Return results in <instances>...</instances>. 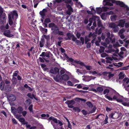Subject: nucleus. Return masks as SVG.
<instances>
[{
	"instance_id": "nucleus-1",
	"label": "nucleus",
	"mask_w": 129,
	"mask_h": 129,
	"mask_svg": "<svg viewBox=\"0 0 129 129\" xmlns=\"http://www.w3.org/2000/svg\"><path fill=\"white\" fill-rule=\"evenodd\" d=\"M112 3H115L116 5H119L121 7L126 8L128 10L129 8L127 6L124 4V3L120 1H116L115 0H104L103 4L104 6H113Z\"/></svg>"
},
{
	"instance_id": "nucleus-2",
	"label": "nucleus",
	"mask_w": 129,
	"mask_h": 129,
	"mask_svg": "<svg viewBox=\"0 0 129 129\" xmlns=\"http://www.w3.org/2000/svg\"><path fill=\"white\" fill-rule=\"evenodd\" d=\"M113 98L110 96H108L107 94L105 95V98L108 99L109 101H112L116 100L118 102L120 103L122 102V100L120 98V96L122 97V96H121L120 94L115 91L113 93Z\"/></svg>"
},
{
	"instance_id": "nucleus-3",
	"label": "nucleus",
	"mask_w": 129,
	"mask_h": 129,
	"mask_svg": "<svg viewBox=\"0 0 129 129\" xmlns=\"http://www.w3.org/2000/svg\"><path fill=\"white\" fill-rule=\"evenodd\" d=\"M18 16V15L16 10L12 11L8 14L9 23L10 26L12 25L13 24L12 20L14 19L15 17H17Z\"/></svg>"
},
{
	"instance_id": "nucleus-4",
	"label": "nucleus",
	"mask_w": 129,
	"mask_h": 129,
	"mask_svg": "<svg viewBox=\"0 0 129 129\" xmlns=\"http://www.w3.org/2000/svg\"><path fill=\"white\" fill-rule=\"evenodd\" d=\"M121 115V114H119L117 112H115L110 114L109 115V117L112 119H116L118 118Z\"/></svg>"
},
{
	"instance_id": "nucleus-5",
	"label": "nucleus",
	"mask_w": 129,
	"mask_h": 129,
	"mask_svg": "<svg viewBox=\"0 0 129 129\" xmlns=\"http://www.w3.org/2000/svg\"><path fill=\"white\" fill-rule=\"evenodd\" d=\"M50 73L54 74H58L59 73V69L57 67H55L54 68L51 67L50 70Z\"/></svg>"
},
{
	"instance_id": "nucleus-6",
	"label": "nucleus",
	"mask_w": 129,
	"mask_h": 129,
	"mask_svg": "<svg viewBox=\"0 0 129 129\" xmlns=\"http://www.w3.org/2000/svg\"><path fill=\"white\" fill-rule=\"evenodd\" d=\"M48 26L50 28H51V29L54 31H57L59 30V29L57 26L54 23H50L48 25Z\"/></svg>"
},
{
	"instance_id": "nucleus-7",
	"label": "nucleus",
	"mask_w": 129,
	"mask_h": 129,
	"mask_svg": "<svg viewBox=\"0 0 129 129\" xmlns=\"http://www.w3.org/2000/svg\"><path fill=\"white\" fill-rule=\"evenodd\" d=\"M75 103V102L73 100H67L65 102V103L68 105V107L71 108H73V105H74Z\"/></svg>"
},
{
	"instance_id": "nucleus-8",
	"label": "nucleus",
	"mask_w": 129,
	"mask_h": 129,
	"mask_svg": "<svg viewBox=\"0 0 129 129\" xmlns=\"http://www.w3.org/2000/svg\"><path fill=\"white\" fill-rule=\"evenodd\" d=\"M48 9H49V8L47 7L46 8L43 9L42 11H41L40 12L39 14L42 16L43 18H44V17L45 15V13L47 12Z\"/></svg>"
},
{
	"instance_id": "nucleus-9",
	"label": "nucleus",
	"mask_w": 129,
	"mask_h": 129,
	"mask_svg": "<svg viewBox=\"0 0 129 129\" xmlns=\"http://www.w3.org/2000/svg\"><path fill=\"white\" fill-rule=\"evenodd\" d=\"M41 117H44L43 119H47L48 120L50 121L51 120H53L54 117L53 116H51L50 117L49 119H47V117H49V115L48 114H43L41 115Z\"/></svg>"
},
{
	"instance_id": "nucleus-10",
	"label": "nucleus",
	"mask_w": 129,
	"mask_h": 129,
	"mask_svg": "<svg viewBox=\"0 0 129 129\" xmlns=\"http://www.w3.org/2000/svg\"><path fill=\"white\" fill-rule=\"evenodd\" d=\"M3 34L4 35L9 38L12 37L13 36V35L11 34L10 31L9 30H6L5 31Z\"/></svg>"
},
{
	"instance_id": "nucleus-11",
	"label": "nucleus",
	"mask_w": 129,
	"mask_h": 129,
	"mask_svg": "<svg viewBox=\"0 0 129 129\" xmlns=\"http://www.w3.org/2000/svg\"><path fill=\"white\" fill-rule=\"evenodd\" d=\"M123 83L122 86L125 88L126 85L129 83V78L127 77L124 78L123 80Z\"/></svg>"
},
{
	"instance_id": "nucleus-12",
	"label": "nucleus",
	"mask_w": 129,
	"mask_h": 129,
	"mask_svg": "<svg viewBox=\"0 0 129 129\" xmlns=\"http://www.w3.org/2000/svg\"><path fill=\"white\" fill-rule=\"evenodd\" d=\"M16 99V96L12 94H10L8 97V99L9 101L12 102L15 101Z\"/></svg>"
},
{
	"instance_id": "nucleus-13",
	"label": "nucleus",
	"mask_w": 129,
	"mask_h": 129,
	"mask_svg": "<svg viewBox=\"0 0 129 129\" xmlns=\"http://www.w3.org/2000/svg\"><path fill=\"white\" fill-rule=\"evenodd\" d=\"M54 79L57 82L61 81L62 80L61 76L58 75H57Z\"/></svg>"
},
{
	"instance_id": "nucleus-14",
	"label": "nucleus",
	"mask_w": 129,
	"mask_h": 129,
	"mask_svg": "<svg viewBox=\"0 0 129 129\" xmlns=\"http://www.w3.org/2000/svg\"><path fill=\"white\" fill-rule=\"evenodd\" d=\"M62 80L64 81H67L69 80V77L68 75L66 74H63L61 76Z\"/></svg>"
},
{
	"instance_id": "nucleus-15",
	"label": "nucleus",
	"mask_w": 129,
	"mask_h": 129,
	"mask_svg": "<svg viewBox=\"0 0 129 129\" xmlns=\"http://www.w3.org/2000/svg\"><path fill=\"white\" fill-rule=\"evenodd\" d=\"M109 27L113 29L117 27H118V25L116 24L114 22H112L109 24Z\"/></svg>"
},
{
	"instance_id": "nucleus-16",
	"label": "nucleus",
	"mask_w": 129,
	"mask_h": 129,
	"mask_svg": "<svg viewBox=\"0 0 129 129\" xmlns=\"http://www.w3.org/2000/svg\"><path fill=\"white\" fill-rule=\"evenodd\" d=\"M74 35L70 33H68L66 34V35L68 38H66V40H70Z\"/></svg>"
},
{
	"instance_id": "nucleus-17",
	"label": "nucleus",
	"mask_w": 129,
	"mask_h": 129,
	"mask_svg": "<svg viewBox=\"0 0 129 129\" xmlns=\"http://www.w3.org/2000/svg\"><path fill=\"white\" fill-rule=\"evenodd\" d=\"M11 112L13 113V115L17 113V109L15 107L12 106L11 108Z\"/></svg>"
},
{
	"instance_id": "nucleus-18",
	"label": "nucleus",
	"mask_w": 129,
	"mask_h": 129,
	"mask_svg": "<svg viewBox=\"0 0 129 129\" xmlns=\"http://www.w3.org/2000/svg\"><path fill=\"white\" fill-rule=\"evenodd\" d=\"M17 113L19 114H21L23 110L22 107L21 106L18 107L17 109Z\"/></svg>"
},
{
	"instance_id": "nucleus-19",
	"label": "nucleus",
	"mask_w": 129,
	"mask_h": 129,
	"mask_svg": "<svg viewBox=\"0 0 129 129\" xmlns=\"http://www.w3.org/2000/svg\"><path fill=\"white\" fill-rule=\"evenodd\" d=\"M125 23V22L123 20H120L119 24L117 25L118 26H121L122 27L124 26Z\"/></svg>"
},
{
	"instance_id": "nucleus-20",
	"label": "nucleus",
	"mask_w": 129,
	"mask_h": 129,
	"mask_svg": "<svg viewBox=\"0 0 129 129\" xmlns=\"http://www.w3.org/2000/svg\"><path fill=\"white\" fill-rule=\"evenodd\" d=\"M5 86V84L3 81H2L0 84V88L1 90L2 91L4 90Z\"/></svg>"
},
{
	"instance_id": "nucleus-21",
	"label": "nucleus",
	"mask_w": 129,
	"mask_h": 129,
	"mask_svg": "<svg viewBox=\"0 0 129 129\" xmlns=\"http://www.w3.org/2000/svg\"><path fill=\"white\" fill-rule=\"evenodd\" d=\"M73 12V9L72 8L68 9V10L67 11V13L69 15H71V13Z\"/></svg>"
},
{
	"instance_id": "nucleus-22",
	"label": "nucleus",
	"mask_w": 129,
	"mask_h": 129,
	"mask_svg": "<svg viewBox=\"0 0 129 129\" xmlns=\"http://www.w3.org/2000/svg\"><path fill=\"white\" fill-rule=\"evenodd\" d=\"M12 81V82L13 84H16L17 83V79L16 78L14 77H13Z\"/></svg>"
},
{
	"instance_id": "nucleus-23",
	"label": "nucleus",
	"mask_w": 129,
	"mask_h": 129,
	"mask_svg": "<svg viewBox=\"0 0 129 129\" xmlns=\"http://www.w3.org/2000/svg\"><path fill=\"white\" fill-rule=\"evenodd\" d=\"M40 30L42 32H45L47 33V29L46 28H45L43 27L42 26H40L39 27Z\"/></svg>"
},
{
	"instance_id": "nucleus-24",
	"label": "nucleus",
	"mask_w": 129,
	"mask_h": 129,
	"mask_svg": "<svg viewBox=\"0 0 129 129\" xmlns=\"http://www.w3.org/2000/svg\"><path fill=\"white\" fill-rule=\"evenodd\" d=\"M75 100L76 101H77L78 102H80V101H84L85 102L86 101V100L85 99L78 98H76L75 99Z\"/></svg>"
},
{
	"instance_id": "nucleus-25",
	"label": "nucleus",
	"mask_w": 129,
	"mask_h": 129,
	"mask_svg": "<svg viewBox=\"0 0 129 129\" xmlns=\"http://www.w3.org/2000/svg\"><path fill=\"white\" fill-rule=\"evenodd\" d=\"M96 89L97 91L100 93L102 92L104 90L103 88L102 87H97Z\"/></svg>"
},
{
	"instance_id": "nucleus-26",
	"label": "nucleus",
	"mask_w": 129,
	"mask_h": 129,
	"mask_svg": "<svg viewBox=\"0 0 129 129\" xmlns=\"http://www.w3.org/2000/svg\"><path fill=\"white\" fill-rule=\"evenodd\" d=\"M11 89V86L9 85H6L5 87V90L7 91H9Z\"/></svg>"
},
{
	"instance_id": "nucleus-27",
	"label": "nucleus",
	"mask_w": 129,
	"mask_h": 129,
	"mask_svg": "<svg viewBox=\"0 0 129 129\" xmlns=\"http://www.w3.org/2000/svg\"><path fill=\"white\" fill-rule=\"evenodd\" d=\"M86 103L89 108H91L93 107V105L91 102L88 101L86 102Z\"/></svg>"
},
{
	"instance_id": "nucleus-28",
	"label": "nucleus",
	"mask_w": 129,
	"mask_h": 129,
	"mask_svg": "<svg viewBox=\"0 0 129 129\" xmlns=\"http://www.w3.org/2000/svg\"><path fill=\"white\" fill-rule=\"evenodd\" d=\"M73 109L75 111V112H77L79 113V112L80 111V110L79 108L77 107H73Z\"/></svg>"
},
{
	"instance_id": "nucleus-29",
	"label": "nucleus",
	"mask_w": 129,
	"mask_h": 129,
	"mask_svg": "<svg viewBox=\"0 0 129 129\" xmlns=\"http://www.w3.org/2000/svg\"><path fill=\"white\" fill-rule=\"evenodd\" d=\"M33 105L32 104H31L28 107V109L30 112L34 113V112L33 110Z\"/></svg>"
},
{
	"instance_id": "nucleus-30",
	"label": "nucleus",
	"mask_w": 129,
	"mask_h": 129,
	"mask_svg": "<svg viewBox=\"0 0 129 129\" xmlns=\"http://www.w3.org/2000/svg\"><path fill=\"white\" fill-rule=\"evenodd\" d=\"M105 49V48L103 46H101L100 47V49L99 50V52L101 53L104 52Z\"/></svg>"
},
{
	"instance_id": "nucleus-31",
	"label": "nucleus",
	"mask_w": 129,
	"mask_h": 129,
	"mask_svg": "<svg viewBox=\"0 0 129 129\" xmlns=\"http://www.w3.org/2000/svg\"><path fill=\"white\" fill-rule=\"evenodd\" d=\"M119 79H122L124 77V74H123L122 72H120L119 75Z\"/></svg>"
},
{
	"instance_id": "nucleus-32",
	"label": "nucleus",
	"mask_w": 129,
	"mask_h": 129,
	"mask_svg": "<svg viewBox=\"0 0 129 129\" xmlns=\"http://www.w3.org/2000/svg\"><path fill=\"white\" fill-rule=\"evenodd\" d=\"M45 56L46 57L49 58L50 57V55L52 54L50 51H48L45 52Z\"/></svg>"
},
{
	"instance_id": "nucleus-33",
	"label": "nucleus",
	"mask_w": 129,
	"mask_h": 129,
	"mask_svg": "<svg viewBox=\"0 0 129 129\" xmlns=\"http://www.w3.org/2000/svg\"><path fill=\"white\" fill-rule=\"evenodd\" d=\"M117 16L116 15H113L111 16L110 17L111 21H115L116 19Z\"/></svg>"
},
{
	"instance_id": "nucleus-34",
	"label": "nucleus",
	"mask_w": 129,
	"mask_h": 129,
	"mask_svg": "<svg viewBox=\"0 0 129 129\" xmlns=\"http://www.w3.org/2000/svg\"><path fill=\"white\" fill-rule=\"evenodd\" d=\"M14 115L15 117L18 120H19V119H20V118L22 116V115L20 114H17V113L15 114H14Z\"/></svg>"
},
{
	"instance_id": "nucleus-35",
	"label": "nucleus",
	"mask_w": 129,
	"mask_h": 129,
	"mask_svg": "<svg viewBox=\"0 0 129 129\" xmlns=\"http://www.w3.org/2000/svg\"><path fill=\"white\" fill-rule=\"evenodd\" d=\"M106 15L107 14H106V13H102L101 16V18L103 20L105 19Z\"/></svg>"
},
{
	"instance_id": "nucleus-36",
	"label": "nucleus",
	"mask_w": 129,
	"mask_h": 129,
	"mask_svg": "<svg viewBox=\"0 0 129 129\" xmlns=\"http://www.w3.org/2000/svg\"><path fill=\"white\" fill-rule=\"evenodd\" d=\"M108 117L107 115H106V116L105 119L104 121L103 122H104V124H106L108 123ZM102 122L103 123V122Z\"/></svg>"
},
{
	"instance_id": "nucleus-37",
	"label": "nucleus",
	"mask_w": 129,
	"mask_h": 129,
	"mask_svg": "<svg viewBox=\"0 0 129 129\" xmlns=\"http://www.w3.org/2000/svg\"><path fill=\"white\" fill-rule=\"evenodd\" d=\"M96 108L95 107H94L90 111H89V113H94L96 110Z\"/></svg>"
},
{
	"instance_id": "nucleus-38",
	"label": "nucleus",
	"mask_w": 129,
	"mask_h": 129,
	"mask_svg": "<svg viewBox=\"0 0 129 129\" xmlns=\"http://www.w3.org/2000/svg\"><path fill=\"white\" fill-rule=\"evenodd\" d=\"M119 46L120 45L119 44V43L117 42H116L115 44L113 45V47L114 48H116L117 47Z\"/></svg>"
},
{
	"instance_id": "nucleus-39",
	"label": "nucleus",
	"mask_w": 129,
	"mask_h": 129,
	"mask_svg": "<svg viewBox=\"0 0 129 129\" xmlns=\"http://www.w3.org/2000/svg\"><path fill=\"white\" fill-rule=\"evenodd\" d=\"M27 105H29L31 104V102L29 99H27L25 101Z\"/></svg>"
},
{
	"instance_id": "nucleus-40",
	"label": "nucleus",
	"mask_w": 129,
	"mask_h": 129,
	"mask_svg": "<svg viewBox=\"0 0 129 129\" xmlns=\"http://www.w3.org/2000/svg\"><path fill=\"white\" fill-rule=\"evenodd\" d=\"M97 25L98 27H100L103 26L100 20L98 21Z\"/></svg>"
},
{
	"instance_id": "nucleus-41",
	"label": "nucleus",
	"mask_w": 129,
	"mask_h": 129,
	"mask_svg": "<svg viewBox=\"0 0 129 129\" xmlns=\"http://www.w3.org/2000/svg\"><path fill=\"white\" fill-rule=\"evenodd\" d=\"M102 9L104 11L106 12L109 9V8L106 7H102Z\"/></svg>"
},
{
	"instance_id": "nucleus-42",
	"label": "nucleus",
	"mask_w": 129,
	"mask_h": 129,
	"mask_svg": "<svg viewBox=\"0 0 129 129\" xmlns=\"http://www.w3.org/2000/svg\"><path fill=\"white\" fill-rule=\"evenodd\" d=\"M109 92L110 90L109 89H106L104 90L103 91V94H107H107Z\"/></svg>"
},
{
	"instance_id": "nucleus-43",
	"label": "nucleus",
	"mask_w": 129,
	"mask_h": 129,
	"mask_svg": "<svg viewBox=\"0 0 129 129\" xmlns=\"http://www.w3.org/2000/svg\"><path fill=\"white\" fill-rule=\"evenodd\" d=\"M38 1V0H34L33 1V3H34V8H36L37 7V6L38 4V3H36L35 4V2H37Z\"/></svg>"
},
{
	"instance_id": "nucleus-44",
	"label": "nucleus",
	"mask_w": 129,
	"mask_h": 129,
	"mask_svg": "<svg viewBox=\"0 0 129 129\" xmlns=\"http://www.w3.org/2000/svg\"><path fill=\"white\" fill-rule=\"evenodd\" d=\"M96 34L98 35H100L102 32V29L101 28H100L98 30L95 31Z\"/></svg>"
},
{
	"instance_id": "nucleus-45",
	"label": "nucleus",
	"mask_w": 129,
	"mask_h": 129,
	"mask_svg": "<svg viewBox=\"0 0 129 129\" xmlns=\"http://www.w3.org/2000/svg\"><path fill=\"white\" fill-rule=\"evenodd\" d=\"M51 21L50 19L49 18H46L44 21V22L46 23H48L50 22Z\"/></svg>"
},
{
	"instance_id": "nucleus-46",
	"label": "nucleus",
	"mask_w": 129,
	"mask_h": 129,
	"mask_svg": "<svg viewBox=\"0 0 129 129\" xmlns=\"http://www.w3.org/2000/svg\"><path fill=\"white\" fill-rule=\"evenodd\" d=\"M18 71H15L14 72L12 76L13 77H16L17 76L18 73Z\"/></svg>"
},
{
	"instance_id": "nucleus-47",
	"label": "nucleus",
	"mask_w": 129,
	"mask_h": 129,
	"mask_svg": "<svg viewBox=\"0 0 129 129\" xmlns=\"http://www.w3.org/2000/svg\"><path fill=\"white\" fill-rule=\"evenodd\" d=\"M65 70L64 69H62L60 71V75H63L65 73Z\"/></svg>"
},
{
	"instance_id": "nucleus-48",
	"label": "nucleus",
	"mask_w": 129,
	"mask_h": 129,
	"mask_svg": "<svg viewBox=\"0 0 129 129\" xmlns=\"http://www.w3.org/2000/svg\"><path fill=\"white\" fill-rule=\"evenodd\" d=\"M27 95L28 96L30 97L31 99H33V97H34L35 99H36L34 97V95L33 94L31 95L30 93H29L27 94Z\"/></svg>"
},
{
	"instance_id": "nucleus-49",
	"label": "nucleus",
	"mask_w": 129,
	"mask_h": 129,
	"mask_svg": "<svg viewBox=\"0 0 129 129\" xmlns=\"http://www.w3.org/2000/svg\"><path fill=\"white\" fill-rule=\"evenodd\" d=\"M56 32V34L59 35H63L64 34V33L62 31H60L59 30Z\"/></svg>"
},
{
	"instance_id": "nucleus-50",
	"label": "nucleus",
	"mask_w": 129,
	"mask_h": 129,
	"mask_svg": "<svg viewBox=\"0 0 129 129\" xmlns=\"http://www.w3.org/2000/svg\"><path fill=\"white\" fill-rule=\"evenodd\" d=\"M87 70H90L92 69L91 67L89 66H87L85 65V66Z\"/></svg>"
},
{
	"instance_id": "nucleus-51",
	"label": "nucleus",
	"mask_w": 129,
	"mask_h": 129,
	"mask_svg": "<svg viewBox=\"0 0 129 129\" xmlns=\"http://www.w3.org/2000/svg\"><path fill=\"white\" fill-rule=\"evenodd\" d=\"M122 104L123 105L125 106L129 107V102L128 103L123 102L122 103Z\"/></svg>"
},
{
	"instance_id": "nucleus-52",
	"label": "nucleus",
	"mask_w": 129,
	"mask_h": 129,
	"mask_svg": "<svg viewBox=\"0 0 129 129\" xmlns=\"http://www.w3.org/2000/svg\"><path fill=\"white\" fill-rule=\"evenodd\" d=\"M67 84L69 86H73V85L72 82L70 81H68L67 82Z\"/></svg>"
},
{
	"instance_id": "nucleus-53",
	"label": "nucleus",
	"mask_w": 129,
	"mask_h": 129,
	"mask_svg": "<svg viewBox=\"0 0 129 129\" xmlns=\"http://www.w3.org/2000/svg\"><path fill=\"white\" fill-rule=\"evenodd\" d=\"M96 10L97 13L101 12L102 11V9L100 7H98L96 8Z\"/></svg>"
},
{
	"instance_id": "nucleus-54",
	"label": "nucleus",
	"mask_w": 129,
	"mask_h": 129,
	"mask_svg": "<svg viewBox=\"0 0 129 129\" xmlns=\"http://www.w3.org/2000/svg\"><path fill=\"white\" fill-rule=\"evenodd\" d=\"M90 41V40L87 37H86L85 38V43L87 44V43L88 41Z\"/></svg>"
},
{
	"instance_id": "nucleus-55",
	"label": "nucleus",
	"mask_w": 129,
	"mask_h": 129,
	"mask_svg": "<svg viewBox=\"0 0 129 129\" xmlns=\"http://www.w3.org/2000/svg\"><path fill=\"white\" fill-rule=\"evenodd\" d=\"M12 120L13 123L15 124H17V122L15 118H13L12 119Z\"/></svg>"
},
{
	"instance_id": "nucleus-56",
	"label": "nucleus",
	"mask_w": 129,
	"mask_h": 129,
	"mask_svg": "<svg viewBox=\"0 0 129 129\" xmlns=\"http://www.w3.org/2000/svg\"><path fill=\"white\" fill-rule=\"evenodd\" d=\"M110 40L111 43L114 42L115 41V38H112V37H110Z\"/></svg>"
},
{
	"instance_id": "nucleus-57",
	"label": "nucleus",
	"mask_w": 129,
	"mask_h": 129,
	"mask_svg": "<svg viewBox=\"0 0 129 129\" xmlns=\"http://www.w3.org/2000/svg\"><path fill=\"white\" fill-rule=\"evenodd\" d=\"M108 76L109 78H110L113 77L114 75L113 74H111L110 72H109L108 74Z\"/></svg>"
},
{
	"instance_id": "nucleus-58",
	"label": "nucleus",
	"mask_w": 129,
	"mask_h": 129,
	"mask_svg": "<svg viewBox=\"0 0 129 129\" xmlns=\"http://www.w3.org/2000/svg\"><path fill=\"white\" fill-rule=\"evenodd\" d=\"M39 59H40V61L41 62H43V63L45 61L44 60H45L46 61H48L47 60H46L45 59V58H43V59L41 57H40L39 58Z\"/></svg>"
},
{
	"instance_id": "nucleus-59",
	"label": "nucleus",
	"mask_w": 129,
	"mask_h": 129,
	"mask_svg": "<svg viewBox=\"0 0 129 129\" xmlns=\"http://www.w3.org/2000/svg\"><path fill=\"white\" fill-rule=\"evenodd\" d=\"M113 29L114 32L116 33L118 31V30H119V28L118 27H117Z\"/></svg>"
},
{
	"instance_id": "nucleus-60",
	"label": "nucleus",
	"mask_w": 129,
	"mask_h": 129,
	"mask_svg": "<svg viewBox=\"0 0 129 129\" xmlns=\"http://www.w3.org/2000/svg\"><path fill=\"white\" fill-rule=\"evenodd\" d=\"M112 110V108H109L108 107H107L106 108V110L107 112H109L111 111Z\"/></svg>"
},
{
	"instance_id": "nucleus-61",
	"label": "nucleus",
	"mask_w": 129,
	"mask_h": 129,
	"mask_svg": "<svg viewBox=\"0 0 129 129\" xmlns=\"http://www.w3.org/2000/svg\"><path fill=\"white\" fill-rule=\"evenodd\" d=\"M107 55V54L105 53H103L101 54V57H105Z\"/></svg>"
},
{
	"instance_id": "nucleus-62",
	"label": "nucleus",
	"mask_w": 129,
	"mask_h": 129,
	"mask_svg": "<svg viewBox=\"0 0 129 129\" xmlns=\"http://www.w3.org/2000/svg\"><path fill=\"white\" fill-rule=\"evenodd\" d=\"M75 43L78 45H80L81 44V42L80 41L78 40H77L75 41Z\"/></svg>"
},
{
	"instance_id": "nucleus-63",
	"label": "nucleus",
	"mask_w": 129,
	"mask_h": 129,
	"mask_svg": "<svg viewBox=\"0 0 129 129\" xmlns=\"http://www.w3.org/2000/svg\"><path fill=\"white\" fill-rule=\"evenodd\" d=\"M18 120L21 123L22 122H24L25 120V119L24 118H20Z\"/></svg>"
},
{
	"instance_id": "nucleus-64",
	"label": "nucleus",
	"mask_w": 129,
	"mask_h": 129,
	"mask_svg": "<svg viewBox=\"0 0 129 129\" xmlns=\"http://www.w3.org/2000/svg\"><path fill=\"white\" fill-rule=\"evenodd\" d=\"M80 40L82 44L83 45L84 43V39L83 37H81L80 38Z\"/></svg>"
}]
</instances>
